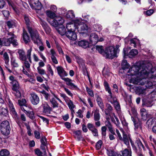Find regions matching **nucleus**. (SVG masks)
I'll list each match as a JSON object with an SVG mask.
<instances>
[{
    "instance_id": "nucleus-1",
    "label": "nucleus",
    "mask_w": 156,
    "mask_h": 156,
    "mask_svg": "<svg viewBox=\"0 0 156 156\" xmlns=\"http://www.w3.org/2000/svg\"><path fill=\"white\" fill-rule=\"evenodd\" d=\"M144 65L139 66L138 65L132 66L128 71V76L131 78L129 80L130 82L136 84L144 85L146 84V87L151 88L155 84L154 83L147 81L146 83H144L145 80L147 77L152 79L156 77V70L154 71V68L151 69V72L147 67L144 68ZM156 70V68H155Z\"/></svg>"
},
{
    "instance_id": "nucleus-2",
    "label": "nucleus",
    "mask_w": 156,
    "mask_h": 156,
    "mask_svg": "<svg viewBox=\"0 0 156 156\" xmlns=\"http://www.w3.org/2000/svg\"><path fill=\"white\" fill-rule=\"evenodd\" d=\"M28 32L30 34L32 40L37 45L42 44L41 40L37 30L32 27L28 28Z\"/></svg>"
},
{
    "instance_id": "nucleus-3",
    "label": "nucleus",
    "mask_w": 156,
    "mask_h": 156,
    "mask_svg": "<svg viewBox=\"0 0 156 156\" xmlns=\"http://www.w3.org/2000/svg\"><path fill=\"white\" fill-rule=\"evenodd\" d=\"M8 35L9 36L7 39L4 38L2 40L3 44L6 46H9L10 44H12L13 46H17L18 45V43L17 40L15 39L16 36L11 32H8Z\"/></svg>"
},
{
    "instance_id": "nucleus-4",
    "label": "nucleus",
    "mask_w": 156,
    "mask_h": 156,
    "mask_svg": "<svg viewBox=\"0 0 156 156\" xmlns=\"http://www.w3.org/2000/svg\"><path fill=\"white\" fill-rule=\"evenodd\" d=\"M48 21L51 26L55 27L62 25L65 21L60 16H56L54 19H48Z\"/></svg>"
},
{
    "instance_id": "nucleus-5",
    "label": "nucleus",
    "mask_w": 156,
    "mask_h": 156,
    "mask_svg": "<svg viewBox=\"0 0 156 156\" xmlns=\"http://www.w3.org/2000/svg\"><path fill=\"white\" fill-rule=\"evenodd\" d=\"M116 54L115 49L112 46H110L106 48L103 53V56L107 58H113Z\"/></svg>"
},
{
    "instance_id": "nucleus-6",
    "label": "nucleus",
    "mask_w": 156,
    "mask_h": 156,
    "mask_svg": "<svg viewBox=\"0 0 156 156\" xmlns=\"http://www.w3.org/2000/svg\"><path fill=\"white\" fill-rule=\"evenodd\" d=\"M0 129L3 134L6 136L8 135L10 130L9 122L7 121H3L1 124Z\"/></svg>"
},
{
    "instance_id": "nucleus-7",
    "label": "nucleus",
    "mask_w": 156,
    "mask_h": 156,
    "mask_svg": "<svg viewBox=\"0 0 156 156\" xmlns=\"http://www.w3.org/2000/svg\"><path fill=\"white\" fill-rule=\"evenodd\" d=\"M120 130L122 133L123 138L121 136L119 130L116 129V133L117 134L119 138V139L120 140H123L124 143L126 145L128 144L129 140H130L131 142L130 138V135H127L125 133V132L123 131L122 128H120ZM131 143H132V142H131Z\"/></svg>"
},
{
    "instance_id": "nucleus-8",
    "label": "nucleus",
    "mask_w": 156,
    "mask_h": 156,
    "mask_svg": "<svg viewBox=\"0 0 156 156\" xmlns=\"http://www.w3.org/2000/svg\"><path fill=\"white\" fill-rule=\"evenodd\" d=\"M77 29L80 33L87 34L88 32L89 28L86 24L81 23L80 21L78 23Z\"/></svg>"
},
{
    "instance_id": "nucleus-9",
    "label": "nucleus",
    "mask_w": 156,
    "mask_h": 156,
    "mask_svg": "<svg viewBox=\"0 0 156 156\" xmlns=\"http://www.w3.org/2000/svg\"><path fill=\"white\" fill-rule=\"evenodd\" d=\"M74 23L69 22L66 25V28L67 30H75L77 29L78 23H80V20H73Z\"/></svg>"
},
{
    "instance_id": "nucleus-10",
    "label": "nucleus",
    "mask_w": 156,
    "mask_h": 156,
    "mask_svg": "<svg viewBox=\"0 0 156 156\" xmlns=\"http://www.w3.org/2000/svg\"><path fill=\"white\" fill-rule=\"evenodd\" d=\"M30 4L31 7L35 10H40L41 8V4L38 0H30Z\"/></svg>"
},
{
    "instance_id": "nucleus-11",
    "label": "nucleus",
    "mask_w": 156,
    "mask_h": 156,
    "mask_svg": "<svg viewBox=\"0 0 156 156\" xmlns=\"http://www.w3.org/2000/svg\"><path fill=\"white\" fill-rule=\"evenodd\" d=\"M56 69L58 75L62 80L65 78L64 77L65 76H66L68 75L67 73L61 66H57L56 67Z\"/></svg>"
},
{
    "instance_id": "nucleus-12",
    "label": "nucleus",
    "mask_w": 156,
    "mask_h": 156,
    "mask_svg": "<svg viewBox=\"0 0 156 156\" xmlns=\"http://www.w3.org/2000/svg\"><path fill=\"white\" fill-rule=\"evenodd\" d=\"M75 30H67L66 33V37L69 39L75 41L77 38V35L75 32Z\"/></svg>"
},
{
    "instance_id": "nucleus-13",
    "label": "nucleus",
    "mask_w": 156,
    "mask_h": 156,
    "mask_svg": "<svg viewBox=\"0 0 156 156\" xmlns=\"http://www.w3.org/2000/svg\"><path fill=\"white\" fill-rule=\"evenodd\" d=\"M50 55L53 63L55 64H58V61L56 58L57 54L54 49H51L50 50Z\"/></svg>"
},
{
    "instance_id": "nucleus-14",
    "label": "nucleus",
    "mask_w": 156,
    "mask_h": 156,
    "mask_svg": "<svg viewBox=\"0 0 156 156\" xmlns=\"http://www.w3.org/2000/svg\"><path fill=\"white\" fill-rule=\"evenodd\" d=\"M31 103L34 105L37 104L39 102V98L37 94L34 93L31 94Z\"/></svg>"
},
{
    "instance_id": "nucleus-15",
    "label": "nucleus",
    "mask_w": 156,
    "mask_h": 156,
    "mask_svg": "<svg viewBox=\"0 0 156 156\" xmlns=\"http://www.w3.org/2000/svg\"><path fill=\"white\" fill-rule=\"evenodd\" d=\"M89 40L92 44H95L98 41V36L95 33H92L90 35Z\"/></svg>"
},
{
    "instance_id": "nucleus-16",
    "label": "nucleus",
    "mask_w": 156,
    "mask_h": 156,
    "mask_svg": "<svg viewBox=\"0 0 156 156\" xmlns=\"http://www.w3.org/2000/svg\"><path fill=\"white\" fill-rule=\"evenodd\" d=\"M77 44L79 46L86 48L89 47V43L87 41L83 40L79 41Z\"/></svg>"
},
{
    "instance_id": "nucleus-17",
    "label": "nucleus",
    "mask_w": 156,
    "mask_h": 156,
    "mask_svg": "<svg viewBox=\"0 0 156 156\" xmlns=\"http://www.w3.org/2000/svg\"><path fill=\"white\" fill-rule=\"evenodd\" d=\"M131 119L132 121L133 122L134 125L135 126V128L137 129L139 128H141V122L137 119V118L135 117L133 118V117H131Z\"/></svg>"
},
{
    "instance_id": "nucleus-18",
    "label": "nucleus",
    "mask_w": 156,
    "mask_h": 156,
    "mask_svg": "<svg viewBox=\"0 0 156 156\" xmlns=\"http://www.w3.org/2000/svg\"><path fill=\"white\" fill-rule=\"evenodd\" d=\"M43 108L44 112L45 114H49L51 110V108L46 102H44L42 105Z\"/></svg>"
},
{
    "instance_id": "nucleus-19",
    "label": "nucleus",
    "mask_w": 156,
    "mask_h": 156,
    "mask_svg": "<svg viewBox=\"0 0 156 156\" xmlns=\"http://www.w3.org/2000/svg\"><path fill=\"white\" fill-rule=\"evenodd\" d=\"M9 107L10 109V112L13 117L15 119L17 118V114L16 112L15 109L12 103L9 102Z\"/></svg>"
},
{
    "instance_id": "nucleus-20",
    "label": "nucleus",
    "mask_w": 156,
    "mask_h": 156,
    "mask_svg": "<svg viewBox=\"0 0 156 156\" xmlns=\"http://www.w3.org/2000/svg\"><path fill=\"white\" fill-rule=\"evenodd\" d=\"M20 59L22 61H25L27 58L24 51L22 50H20L18 51Z\"/></svg>"
},
{
    "instance_id": "nucleus-21",
    "label": "nucleus",
    "mask_w": 156,
    "mask_h": 156,
    "mask_svg": "<svg viewBox=\"0 0 156 156\" xmlns=\"http://www.w3.org/2000/svg\"><path fill=\"white\" fill-rule=\"evenodd\" d=\"M140 111L142 119L144 120H146L150 114H147L146 109L144 108L141 109Z\"/></svg>"
},
{
    "instance_id": "nucleus-22",
    "label": "nucleus",
    "mask_w": 156,
    "mask_h": 156,
    "mask_svg": "<svg viewBox=\"0 0 156 156\" xmlns=\"http://www.w3.org/2000/svg\"><path fill=\"white\" fill-rule=\"evenodd\" d=\"M65 17L66 18L71 20L75 17V15L73 11L70 10H69L66 12Z\"/></svg>"
},
{
    "instance_id": "nucleus-23",
    "label": "nucleus",
    "mask_w": 156,
    "mask_h": 156,
    "mask_svg": "<svg viewBox=\"0 0 156 156\" xmlns=\"http://www.w3.org/2000/svg\"><path fill=\"white\" fill-rule=\"evenodd\" d=\"M55 12H52L50 10H48L46 12L47 16L51 18V19H54L56 16Z\"/></svg>"
},
{
    "instance_id": "nucleus-24",
    "label": "nucleus",
    "mask_w": 156,
    "mask_h": 156,
    "mask_svg": "<svg viewBox=\"0 0 156 156\" xmlns=\"http://www.w3.org/2000/svg\"><path fill=\"white\" fill-rule=\"evenodd\" d=\"M23 38L25 43L26 44L30 41V37L26 31L23 30Z\"/></svg>"
},
{
    "instance_id": "nucleus-25",
    "label": "nucleus",
    "mask_w": 156,
    "mask_h": 156,
    "mask_svg": "<svg viewBox=\"0 0 156 156\" xmlns=\"http://www.w3.org/2000/svg\"><path fill=\"white\" fill-rule=\"evenodd\" d=\"M66 102L71 111L74 110L73 109L75 108L76 106L73 104V102L71 100L69 99Z\"/></svg>"
},
{
    "instance_id": "nucleus-26",
    "label": "nucleus",
    "mask_w": 156,
    "mask_h": 156,
    "mask_svg": "<svg viewBox=\"0 0 156 156\" xmlns=\"http://www.w3.org/2000/svg\"><path fill=\"white\" fill-rule=\"evenodd\" d=\"M10 83L12 85V89L13 90H17L19 88V85L17 81H14L11 82Z\"/></svg>"
},
{
    "instance_id": "nucleus-27",
    "label": "nucleus",
    "mask_w": 156,
    "mask_h": 156,
    "mask_svg": "<svg viewBox=\"0 0 156 156\" xmlns=\"http://www.w3.org/2000/svg\"><path fill=\"white\" fill-rule=\"evenodd\" d=\"M81 131L79 130L75 131L73 132L74 134H75V137L78 141L80 140L82 138V137L81 134Z\"/></svg>"
},
{
    "instance_id": "nucleus-28",
    "label": "nucleus",
    "mask_w": 156,
    "mask_h": 156,
    "mask_svg": "<svg viewBox=\"0 0 156 156\" xmlns=\"http://www.w3.org/2000/svg\"><path fill=\"white\" fill-rule=\"evenodd\" d=\"M109 94V97L108 98V101L112 104H114L115 102H116L117 101V99L115 97L112 96V92H111V94Z\"/></svg>"
},
{
    "instance_id": "nucleus-29",
    "label": "nucleus",
    "mask_w": 156,
    "mask_h": 156,
    "mask_svg": "<svg viewBox=\"0 0 156 156\" xmlns=\"http://www.w3.org/2000/svg\"><path fill=\"white\" fill-rule=\"evenodd\" d=\"M94 119L95 121H99L100 119V115L98 110H96L94 112Z\"/></svg>"
},
{
    "instance_id": "nucleus-30",
    "label": "nucleus",
    "mask_w": 156,
    "mask_h": 156,
    "mask_svg": "<svg viewBox=\"0 0 156 156\" xmlns=\"http://www.w3.org/2000/svg\"><path fill=\"white\" fill-rule=\"evenodd\" d=\"M9 154V151L5 149H2L0 151V156H8Z\"/></svg>"
},
{
    "instance_id": "nucleus-31",
    "label": "nucleus",
    "mask_w": 156,
    "mask_h": 156,
    "mask_svg": "<svg viewBox=\"0 0 156 156\" xmlns=\"http://www.w3.org/2000/svg\"><path fill=\"white\" fill-rule=\"evenodd\" d=\"M58 32L61 35L66 34V32L65 27L63 26L62 27L59 28L58 30Z\"/></svg>"
},
{
    "instance_id": "nucleus-32",
    "label": "nucleus",
    "mask_w": 156,
    "mask_h": 156,
    "mask_svg": "<svg viewBox=\"0 0 156 156\" xmlns=\"http://www.w3.org/2000/svg\"><path fill=\"white\" fill-rule=\"evenodd\" d=\"M138 53V51L136 49H133L129 52V57L131 58L133 57Z\"/></svg>"
},
{
    "instance_id": "nucleus-33",
    "label": "nucleus",
    "mask_w": 156,
    "mask_h": 156,
    "mask_svg": "<svg viewBox=\"0 0 156 156\" xmlns=\"http://www.w3.org/2000/svg\"><path fill=\"white\" fill-rule=\"evenodd\" d=\"M131 156V153L127 149H125L122 152V155H119L118 156Z\"/></svg>"
},
{
    "instance_id": "nucleus-34",
    "label": "nucleus",
    "mask_w": 156,
    "mask_h": 156,
    "mask_svg": "<svg viewBox=\"0 0 156 156\" xmlns=\"http://www.w3.org/2000/svg\"><path fill=\"white\" fill-rule=\"evenodd\" d=\"M50 101L54 108L58 107V104L54 98H51L50 99Z\"/></svg>"
},
{
    "instance_id": "nucleus-35",
    "label": "nucleus",
    "mask_w": 156,
    "mask_h": 156,
    "mask_svg": "<svg viewBox=\"0 0 156 156\" xmlns=\"http://www.w3.org/2000/svg\"><path fill=\"white\" fill-rule=\"evenodd\" d=\"M32 51V48L31 47L30 48V49L28 50L27 51V56L28 59L30 62L31 63L32 61L31 60V52Z\"/></svg>"
},
{
    "instance_id": "nucleus-36",
    "label": "nucleus",
    "mask_w": 156,
    "mask_h": 156,
    "mask_svg": "<svg viewBox=\"0 0 156 156\" xmlns=\"http://www.w3.org/2000/svg\"><path fill=\"white\" fill-rule=\"evenodd\" d=\"M96 48L97 50L103 55V53L104 51V48L103 46H96Z\"/></svg>"
},
{
    "instance_id": "nucleus-37",
    "label": "nucleus",
    "mask_w": 156,
    "mask_h": 156,
    "mask_svg": "<svg viewBox=\"0 0 156 156\" xmlns=\"http://www.w3.org/2000/svg\"><path fill=\"white\" fill-rule=\"evenodd\" d=\"M122 69L124 70L125 69L128 68L129 66V64L126 60H123L122 61Z\"/></svg>"
},
{
    "instance_id": "nucleus-38",
    "label": "nucleus",
    "mask_w": 156,
    "mask_h": 156,
    "mask_svg": "<svg viewBox=\"0 0 156 156\" xmlns=\"http://www.w3.org/2000/svg\"><path fill=\"white\" fill-rule=\"evenodd\" d=\"M104 85L105 87V90L109 94L111 93V91L109 87L108 83L106 81H104Z\"/></svg>"
},
{
    "instance_id": "nucleus-39",
    "label": "nucleus",
    "mask_w": 156,
    "mask_h": 156,
    "mask_svg": "<svg viewBox=\"0 0 156 156\" xmlns=\"http://www.w3.org/2000/svg\"><path fill=\"white\" fill-rule=\"evenodd\" d=\"M14 91L13 93L15 96L16 98L17 99L20 98L21 95L20 92L17 90H13Z\"/></svg>"
},
{
    "instance_id": "nucleus-40",
    "label": "nucleus",
    "mask_w": 156,
    "mask_h": 156,
    "mask_svg": "<svg viewBox=\"0 0 156 156\" xmlns=\"http://www.w3.org/2000/svg\"><path fill=\"white\" fill-rule=\"evenodd\" d=\"M47 69L48 73H50L52 76L53 75V71L52 69V67L50 65L48 64L47 65Z\"/></svg>"
},
{
    "instance_id": "nucleus-41",
    "label": "nucleus",
    "mask_w": 156,
    "mask_h": 156,
    "mask_svg": "<svg viewBox=\"0 0 156 156\" xmlns=\"http://www.w3.org/2000/svg\"><path fill=\"white\" fill-rule=\"evenodd\" d=\"M3 57L5 60V62L6 65H7L9 63V56L7 53L5 52L3 54Z\"/></svg>"
},
{
    "instance_id": "nucleus-42",
    "label": "nucleus",
    "mask_w": 156,
    "mask_h": 156,
    "mask_svg": "<svg viewBox=\"0 0 156 156\" xmlns=\"http://www.w3.org/2000/svg\"><path fill=\"white\" fill-rule=\"evenodd\" d=\"M24 20L26 24L27 25L28 30V28L31 27L30 26V22L28 16H25L24 17Z\"/></svg>"
},
{
    "instance_id": "nucleus-43",
    "label": "nucleus",
    "mask_w": 156,
    "mask_h": 156,
    "mask_svg": "<svg viewBox=\"0 0 156 156\" xmlns=\"http://www.w3.org/2000/svg\"><path fill=\"white\" fill-rule=\"evenodd\" d=\"M12 65L15 67H17L19 66V64L17 61L15 59L12 58L11 59Z\"/></svg>"
},
{
    "instance_id": "nucleus-44",
    "label": "nucleus",
    "mask_w": 156,
    "mask_h": 156,
    "mask_svg": "<svg viewBox=\"0 0 156 156\" xmlns=\"http://www.w3.org/2000/svg\"><path fill=\"white\" fill-rule=\"evenodd\" d=\"M130 42L131 44H134V46L135 47V46L139 44V41L138 39L136 38H133L131 40Z\"/></svg>"
},
{
    "instance_id": "nucleus-45",
    "label": "nucleus",
    "mask_w": 156,
    "mask_h": 156,
    "mask_svg": "<svg viewBox=\"0 0 156 156\" xmlns=\"http://www.w3.org/2000/svg\"><path fill=\"white\" fill-rule=\"evenodd\" d=\"M63 80H64L66 82V84L69 86L73 83V80L67 77L64 78Z\"/></svg>"
},
{
    "instance_id": "nucleus-46",
    "label": "nucleus",
    "mask_w": 156,
    "mask_h": 156,
    "mask_svg": "<svg viewBox=\"0 0 156 156\" xmlns=\"http://www.w3.org/2000/svg\"><path fill=\"white\" fill-rule=\"evenodd\" d=\"M41 92L46 100H48L51 99L50 98V94L46 93L44 91H43Z\"/></svg>"
},
{
    "instance_id": "nucleus-47",
    "label": "nucleus",
    "mask_w": 156,
    "mask_h": 156,
    "mask_svg": "<svg viewBox=\"0 0 156 156\" xmlns=\"http://www.w3.org/2000/svg\"><path fill=\"white\" fill-rule=\"evenodd\" d=\"M138 93L139 95L145 94H146V90L144 88L140 87L138 90Z\"/></svg>"
},
{
    "instance_id": "nucleus-48",
    "label": "nucleus",
    "mask_w": 156,
    "mask_h": 156,
    "mask_svg": "<svg viewBox=\"0 0 156 156\" xmlns=\"http://www.w3.org/2000/svg\"><path fill=\"white\" fill-rule=\"evenodd\" d=\"M26 114L30 118L32 119H34L35 118L34 113L32 111L27 112Z\"/></svg>"
},
{
    "instance_id": "nucleus-49",
    "label": "nucleus",
    "mask_w": 156,
    "mask_h": 156,
    "mask_svg": "<svg viewBox=\"0 0 156 156\" xmlns=\"http://www.w3.org/2000/svg\"><path fill=\"white\" fill-rule=\"evenodd\" d=\"M135 143L138 146L139 148L141 149L142 148H144V146L140 140H137Z\"/></svg>"
},
{
    "instance_id": "nucleus-50",
    "label": "nucleus",
    "mask_w": 156,
    "mask_h": 156,
    "mask_svg": "<svg viewBox=\"0 0 156 156\" xmlns=\"http://www.w3.org/2000/svg\"><path fill=\"white\" fill-rule=\"evenodd\" d=\"M26 102V100L24 99H23L22 100H18V104L20 106H24Z\"/></svg>"
},
{
    "instance_id": "nucleus-51",
    "label": "nucleus",
    "mask_w": 156,
    "mask_h": 156,
    "mask_svg": "<svg viewBox=\"0 0 156 156\" xmlns=\"http://www.w3.org/2000/svg\"><path fill=\"white\" fill-rule=\"evenodd\" d=\"M38 73L40 75H44L45 74V71L44 69L37 67V68Z\"/></svg>"
},
{
    "instance_id": "nucleus-52",
    "label": "nucleus",
    "mask_w": 156,
    "mask_h": 156,
    "mask_svg": "<svg viewBox=\"0 0 156 156\" xmlns=\"http://www.w3.org/2000/svg\"><path fill=\"white\" fill-rule=\"evenodd\" d=\"M154 12L153 9H150L146 11H144V13L147 16H150L154 13Z\"/></svg>"
},
{
    "instance_id": "nucleus-53",
    "label": "nucleus",
    "mask_w": 156,
    "mask_h": 156,
    "mask_svg": "<svg viewBox=\"0 0 156 156\" xmlns=\"http://www.w3.org/2000/svg\"><path fill=\"white\" fill-rule=\"evenodd\" d=\"M76 61L79 64L80 66L83 65L84 64V61L83 59L79 57H77L76 58Z\"/></svg>"
},
{
    "instance_id": "nucleus-54",
    "label": "nucleus",
    "mask_w": 156,
    "mask_h": 156,
    "mask_svg": "<svg viewBox=\"0 0 156 156\" xmlns=\"http://www.w3.org/2000/svg\"><path fill=\"white\" fill-rule=\"evenodd\" d=\"M106 108L105 110L107 111L108 112H111L113 109L112 107L109 104L107 103L106 104Z\"/></svg>"
},
{
    "instance_id": "nucleus-55",
    "label": "nucleus",
    "mask_w": 156,
    "mask_h": 156,
    "mask_svg": "<svg viewBox=\"0 0 156 156\" xmlns=\"http://www.w3.org/2000/svg\"><path fill=\"white\" fill-rule=\"evenodd\" d=\"M102 142L101 140H99L96 143V147L97 150H99L101 148Z\"/></svg>"
},
{
    "instance_id": "nucleus-56",
    "label": "nucleus",
    "mask_w": 156,
    "mask_h": 156,
    "mask_svg": "<svg viewBox=\"0 0 156 156\" xmlns=\"http://www.w3.org/2000/svg\"><path fill=\"white\" fill-rule=\"evenodd\" d=\"M86 90L88 94L91 97H93L94 94L93 91L89 88L87 87H86Z\"/></svg>"
},
{
    "instance_id": "nucleus-57",
    "label": "nucleus",
    "mask_w": 156,
    "mask_h": 156,
    "mask_svg": "<svg viewBox=\"0 0 156 156\" xmlns=\"http://www.w3.org/2000/svg\"><path fill=\"white\" fill-rule=\"evenodd\" d=\"M154 118H150L147 120V124L148 126H151L154 123Z\"/></svg>"
},
{
    "instance_id": "nucleus-58",
    "label": "nucleus",
    "mask_w": 156,
    "mask_h": 156,
    "mask_svg": "<svg viewBox=\"0 0 156 156\" xmlns=\"http://www.w3.org/2000/svg\"><path fill=\"white\" fill-rule=\"evenodd\" d=\"M107 153L109 156H114L115 155V152L111 150H107Z\"/></svg>"
},
{
    "instance_id": "nucleus-59",
    "label": "nucleus",
    "mask_w": 156,
    "mask_h": 156,
    "mask_svg": "<svg viewBox=\"0 0 156 156\" xmlns=\"http://www.w3.org/2000/svg\"><path fill=\"white\" fill-rule=\"evenodd\" d=\"M152 101L147 100L144 104V105L147 107H150L152 105Z\"/></svg>"
},
{
    "instance_id": "nucleus-60",
    "label": "nucleus",
    "mask_w": 156,
    "mask_h": 156,
    "mask_svg": "<svg viewBox=\"0 0 156 156\" xmlns=\"http://www.w3.org/2000/svg\"><path fill=\"white\" fill-rule=\"evenodd\" d=\"M56 47L59 54L64 55V53L61 47L59 45L57 44Z\"/></svg>"
},
{
    "instance_id": "nucleus-61",
    "label": "nucleus",
    "mask_w": 156,
    "mask_h": 156,
    "mask_svg": "<svg viewBox=\"0 0 156 156\" xmlns=\"http://www.w3.org/2000/svg\"><path fill=\"white\" fill-rule=\"evenodd\" d=\"M82 111L80 110L79 109L78 110V112H76V116L79 118H83V116L82 114Z\"/></svg>"
},
{
    "instance_id": "nucleus-62",
    "label": "nucleus",
    "mask_w": 156,
    "mask_h": 156,
    "mask_svg": "<svg viewBox=\"0 0 156 156\" xmlns=\"http://www.w3.org/2000/svg\"><path fill=\"white\" fill-rule=\"evenodd\" d=\"M90 131H91L94 136H98V130L95 127L90 130Z\"/></svg>"
},
{
    "instance_id": "nucleus-63",
    "label": "nucleus",
    "mask_w": 156,
    "mask_h": 156,
    "mask_svg": "<svg viewBox=\"0 0 156 156\" xmlns=\"http://www.w3.org/2000/svg\"><path fill=\"white\" fill-rule=\"evenodd\" d=\"M40 22L41 25H42V27L43 28L46 26H48L47 23L44 21L43 20L41 19V18H40Z\"/></svg>"
},
{
    "instance_id": "nucleus-64",
    "label": "nucleus",
    "mask_w": 156,
    "mask_h": 156,
    "mask_svg": "<svg viewBox=\"0 0 156 156\" xmlns=\"http://www.w3.org/2000/svg\"><path fill=\"white\" fill-rule=\"evenodd\" d=\"M34 134L36 138L39 139L40 138V135L39 132L37 131L36 130L34 131Z\"/></svg>"
}]
</instances>
